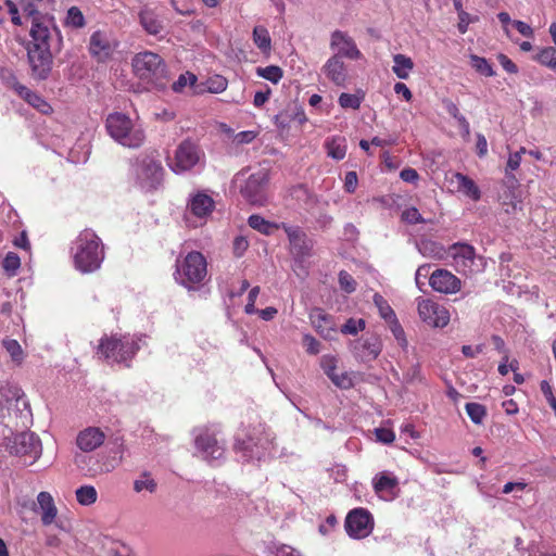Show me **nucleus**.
<instances>
[{"instance_id":"26","label":"nucleus","mask_w":556,"mask_h":556,"mask_svg":"<svg viewBox=\"0 0 556 556\" xmlns=\"http://www.w3.org/2000/svg\"><path fill=\"white\" fill-rule=\"evenodd\" d=\"M35 513L41 515V522L45 526H50L55 520L58 515V508L54 504V500L49 492H40L37 495V503L34 507Z\"/></svg>"},{"instance_id":"62","label":"nucleus","mask_w":556,"mask_h":556,"mask_svg":"<svg viewBox=\"0 0 556 556\" xmlns=\"http://www.w3.org/2000/svg\"><path fill=\"white\" fill-rule=\"evenodd\" d=\"M8 12L11 15V21L14 25H22V18L18 13V8L12 0H5Z\"/></svg>"},{"instance_id":"21","label":"nucleus","mask_w":556,"mask_h":556,"mask_svg":"<svg viewBox=\"0 0 556 556\" xmlns=\"http://www.w3.org/2000/svg\"><path fill=\"white\" fill-rule=\"evenodd\" d=\"M382 351V341L376 336L371 334L362 338L353 343V352L363 362H370L376 359Z\"/></svg>"},{"instance_id":"40","label":"nucleus","mask_w":556,"mask_h":556,"mask_svg":"<svg viewBox=\"0 0 556 556\" xmlns=\"http://www.w3.org/2000/svg\"><path fill=\"white\" fill-rule=\"evenodd\" d=\"M535 60L540 64H542L551 70L556 71V49L555 48L546 47V48L541 49L539 51V53L536 54Z\"/></svg>"},{"instance_id":"53","label":"nucleus","mask_w":556,"mask_h":556,"mask_svg":"<svg viewBox=\"0 0 556 556\" xmlns=\"http://www.w3.org/2000/svg\"><path fill=\"white\" fill-rule=\"evenodd\" d=\"M320 366L328 378H330L337 372V358L332 355H324L320 359Z\"/></svg>"},{"instance_id":"47","label":"nucleus","mask_w":556,"mask_h":556,"mask_svg":"<svg viewBox=\"0 0 556 556\" xmlns=\"http://www.w3.org/2000/svg\"><path fill=\"white\" fill-rule=\"evenodd\" d=\"M366 326V323L364 319H354L350 318L346 320V323L342 326L341 332L344 334H352L355 336L359 331L364 330Z\"/></svg>"},{"instance_id":"12","label":"nucleus","mask_w":556,"mask_h":556,"mask_svg":"<svg viewBox=\"0 0 556 556\" xmlns=\"http://www.w3.org/2000/svg\"><path fill=\"white\" fill-rule=\"evenodd\" d=\"M418 314L424 323L435 328H443L450 321L448 311L429 299H418Z\"/></svg>"},{"instance_id":"58","label":"nucleus","mask_w":556,"mask_h":556,"mask_svg":"<svg viewBox=\"0 0 556 556\" xmlns=\"http://www.w3.org/2000/svg\"><path fill=\"white\" fill-rule=\"evenodd\" d=\"M376 438L379 442L390 444L395 440L394 432L389 428H377L375 429Z\"/></svg>"},{"instance_id":"24","label":"nucleus","mask_w":556,"mask_h":556,"mask_svg":"<svg viewBox=\"0 0 556 556\" xmlns=\"http://www.w3.org/2000/svg\"><path fill=\"white\" fill-rule=\"evenodd\" d=\"M309 319L315 330L327 340H332L337 334V325L331 315L321 308H314L309 313Z\"/></svg>"},{"instance_id":"6","label":"nucleus","mask_w":556,"mask_h":556,"mask_svg":"<svg viewBox=\"0 0 556 556\" xmlns=\"http://www.w3.org/2000/svg\"><path fill=\"white\" fill-rule=\"evenodd\" d=\"M134 173L137 185L146 191L156 190L162 186L164 168L154 155H142L136 160Z\"/></svg>"},{"instance_id":"29","label":"nucleus","mask_w":556,"mask_h":556,"mask_svg":"<svg viewBox=\"0 0 556 556\" xmlns=\"http://www.w3.org/2000/svg\"><path fill=\"white\" fill-rule=\"evenodd\" d=\"M15 90L17 91L18 96H21L27 103H29L40 113L50 114L52 112L51 105L42 97L31 91L27 87L17 85Z\"/></svg>"},{"instance_id":"9","label":"nucleus","mask_w":556,"mask_h":556,"mask_svg":"<svg viewBox=\"0 0 556 556\" xmlns=\"http://www.w3.org/2000/svg\"><path fill=\"white\" fill-rule=\"evenodd\" d=\"M374 525L371 513L363 507L352 509L344 522L349 536L357 540L367 538L372 532Z\"/></svg>"},{"instance_id":"23","label":"nucleus","mask_w":556,"mask_h":556,"mask_svg":"<svg viewBox=\"0 0 556 556\" xmlns=\"http://www.w3.org/2000/svg\"><path fill=\"white\" fill-rule=\"evenodd\" d=\"M323 74L338 87H344L349 74L345 63L339 55H331L321 67Z\"/></svg>"},{"instance_id":"18","label":"nucleus","mask_w":556,"mask_h":556,"mask_svg":"<svg viewBox=\"0 0 556 556\" xmlns=\"http://www.w3.org/2000/svg\"><path fill=\"white\" fill-rule=\"evenodd\" d=\"M105 439L106 434L101 428L89 426L77 433L75 444L81 452L90 453L100 447Z\"/></svg>"},{"instance_id":"42","label":"nucleus","mask_w":556,"mask_h":556,"mask_svg":"<svg viewBox=\"0 0 556 556\" xmlns=\"http://www.w3.org/2000/svg\"><path fill=\"white\" fill-rule=\"evenodd\" d=\"M466 413L471 421L476 425L482 424L486 416V409L482 404L479 403H467L465 406Z\"/></svg>"},{"instance_id":"33","label":"nucleus","mask_w":556,"mask_h":556,"mask_svg":"<svg viewBox=\"0 0 556 556\" xmlns=\"http://www.w3.org/2000/svg\"><path fill=\"white\" fill-rule=\"evenodd\" d=\"M414 68L413 60L405 54H394L393 55V66L392 72L400 79H407Z\"/></svg>"},{"instance_id":"7","label":"nucleus","mask_w":556,"mask_h":556,"mask_svg":"<svg viewBox=\"0 0 556 556\" xmlns=\"http://www.w3.org/2000/svg\"><path fill=\"white\" fill-rule=\"evenodd\" d=\"M207 275V264L205 257L200 252H190L186 257L177 263L175 279L178 283L192 288L201 283Z\"/></svg>"},{"instance_id":"2","label":"nucleus","mask_w":556,"mask_h":556,"mask_svg":"<svg viewBox=\"0 0 556 556\" xmlns=\"http://www.w3.org/2000/svg\"><path fill=\"white\" fill-rule=\"evenodd\" d=\"M71 254L74 267L81 274L97 271L104 261V245L91 229H85L72 242Z\"/></svg>"},{"instance_id":"8","label":"nucleus","mask_w":556,"mask_h":556,"mask_svg":"<svg viewBox=\"0 0 556 556\" xmlns=\"http://www.w3.org/2000/svg\"><path fill=\"white\" fill-rule=\"evenodd\" d=\"M197 452L206 462L219 460L225 455V445L211 429H200L194 437Z\"/></svg>"},{"instance_id":"64","label":"nucleus","mask_w":556,"mask_h":556,"mask_svg":"<svg viewBox=\"0 0 556 556\" xmlns=\"http://www.w3.org/2000/svg\"><path fill=\"white\" fill-rule=\"evenodd\" d=\"M276 556H303L298 549L289 546L281 545L276 549Z\"/></svg>"},{"instance_id":"15","label":"nucleus","mask_w":556,"mask_h":556,"mask_svg":"<svg viewBox=\"0 0 556 556\" xmlns=\"http://www.w3.org/2000/svg\"><path fill=\"white\" fill-rule=\"evenodd\" d=\"M448 254L452 256L456 269L464 274L476 270V261H482L481 257H477L475 248L467 243H454L450 248Z\"/></svg>"},{"instance_id":"55","label":"nucleus","mask_w":556,"mask_h":556,"mask_svg":"<svg viewBox=\"0 0 556 556\" xmlns=\"http://www.w3.org/2000/svg\"><path fill=\"white\" fill-rule=\"evenodd\" d=\"M303 345L308 354L316 355L320 352V343L312 334L303 336Z\"/></svg>"},{"instance_id":"63","label":"nucleus","mask_w":556,"mask_h":556,"mask_svg":"<svg viewBox=\"0 0 556 556\" xmlns=\"http://www.w3.org/2000/svg\"><path fill=\"white\" fill-rule=\"evenodd\" d=\"M400 177L405 182H416L419 179V175L416 169L414 168H404L400 173Z\"/></svg>"},{"instance_id":"36","label":"nucleus","mask_w":556,"mask_h":556,"mask_svg":"<svg viewBox=\"0 0 556 556\" xmlns=\"http://www.w3.org/2000/svg\"><path fill=\"white\" fill-rule=\"evenodd\" d=\"M253 41L255 46L263 52L271 49V39L266 27L258 25L253 29Z\"/></svg>"},{"instance_id":"13","label":"nucleus","mask_w":556,"mask_h":556,"mask_svg":"<svg viewBox=\"0 0 556 556\" xmlns=\"http://www.w3.org/2000/svg\"><path fill=\"white\" fill-rule=\"evenodd\" d=\"M200 160L198 147L189 141H182L175 151L174 160L169 163V167L176 174L191 169Z\"/></svg>"},{"instance_id":"41","label":"nucleus","mask_w":556,"mask_h":556,"mask_svg":"<svg viewBox=\"0 0 556 556\" xmlns=\"http://www.w3.org/2000/svg\"><path fill=\"white\" fill-rule=\"evenodd\" d=\"M249 226L262 233L269 235L277 226L260 215H251L248 219Z\"/></svg>"},{"instance_id":"32","label":"nucleus","mask_w":556,"mask_h":556,"mask_svg":"<svg viewBox=\"0 0 556 556\" xmlns=\"http://www.w3.org/2000/svg\"><path fill=\"white\" fill-rule=\"evenodd\" d=\"M328 156L336 161H341L346 155L348 144L344 137H331L325 142Z\"/></svg>"},{"instance_id":"44","label":"nucleus","mask_w":556,"mask_h":556,"mask_svg":"<svg viewBox=\"0 0 556 556\" xmlns=\"http://www.w3.org/2000/svg\"><path fill=\"white\" fill-rule=\"evenodd\" d=\"M85 17L83 12L77 7H71L67 10L65 17V25L73 28H81L85 26Z\"/></svg>"},{"instance_id":"49","label":"nucleus","mask_w":556,"mask_h":556,"mask_svg":"<svg viewBox=\"0 0 556 556\" xmlns=\"http://www.w3.org/2000/svg\"><path fill=\"white\" fill-rule=\"evenodd\" d=\"M329 379L340 389H350L353 387V377L348 371H342L340 374L336 372Z\"/></svg>"},{"instance_id":"25","label":"nucleus","mask_w":556,"mask_h":556,"mask_svg":"<svg viewBox=\"0 0 556 556\" xmlns=\"http://www.w3.org/2000/svg\"><path fill=\"white\" fill-rule=\"evenodd\" d=\"M397 485V478L390 472H380L372 479V486L376 494L386 501H390L395 497Z\"/></svg>"},{"instance_id":"10","label":"nucleus","mask_w":556,"mask_h":556,"mask_svg":"<svg viewBox=\"0 0 556 556\" xmlns=\"http://www.w3.org/2000/svg\"><path fill=\"white\" fill-rule=\"evenodd\" d=\"M268 184V173L265 169H258L251 174L244 185L240 188L243 198L253 205H265L267 202L266 187Z\"/></svg>"},{"instance_id":"30","label":"nucleus","mask_w":556,"mask_h":556,"mask_svg":"<svg viewBox=\"0 0 556 556\" xmlns=\"http://www.w3.org/2000/svg\"><path fill=\"white\" fill-rule=\"evenodd\" d=\"M141 26L150 35H159L163 30V22L159 15L150 9H142L139 14Z\"/></svg>"},{"instance_id":"1","label":"nucleus","mask_w":556,"mask_h":556,"mask_svg":"<svg viewBox=\"0 0 556 556\" xmlns=\"http://www.w3.org/2000/svg\"><path fill=\"white\" fill-rule=\"evenodd\" d=\"M274 446L275 434L261 422L243 428L235 442V451L243 462L265 459L273 454Z\"/></svg>"},{"instance_id":"22","label":"nucleus","mask_w":556,"mask_h":556,"mask_svg":"<svg viewBox=\"0 0 556 556\" xmlns=\"http://www.w3.org/2000/svg\"><path fill=\"white\" fill-rule=\"evenodd\" d=\"M288 235L291 253L295 257V262H302L303 258L311 254L313 248L312 241L298 227H285Z\"/></svg>"},{"instance_id":"57","label":"nucleus","mask_w":556,"mask_h":556,"mask_svg":"<svg viewBox=\"0 0 556 556\" xmlns=\"http://www.w3.org/2000/svg\"><path fill=\"white\" fill-rule=\"evenodd\" d=\"M0 395L7 400L14 399L18 402L22 400V390L15 386H4L0 388Z\"/></svg>"},{"instance_id":"51","label":"nucleus","mask_w":556,"mask_h":556,"mask_svg":"<svg viewBox=\"0 0 556 556\" xmlns=\"http://www.w3.org/2000/svg\"><path fill=\"white\" fill-rule=\"evenodd\" d=\"M402 220L407 224H422L426 223V219L421 216L419 211L415 206H410L405 208L402 212Z\"/></svg>"},{"instance_id":"28","label":"nucleus","mask_w":556,"mask_h":556,"mask_svg":"<svg viewBox=\"0 0 556 556\" xmlns=\"http://www.w3.org/2000/svg\"><path fill=\"white\" fill-rule=\"evenodd\" d=\"M501 204L507 214L522 210V192L517 186L507 187L500 197Z\"/></svg>"},{"instance_id":"17","label":"nucleus","mask_w":556,"mask_h":556,"mask_svg":"<svg viewBox=\"0 0 556 556\" xmlns=\"http://www.w3.org/2000/svg\"><path fill=\"white\" fill-rule=\"evenodd\" d=\"M54 36L56 37V43L60 45L62 42V38L59 34V30L55 27L49 28L48 25L34 18L30 28L31 40L29 41L27 47L37 49L48 48L51 51Z\"/></svg>"},{"instance_id":"5","label":"nucleus","mask_w":556,"mask_h":556,"mask_svg":"<svg viewBox=\"0 0 556 556\" xmlns=\"http://www.w3.org/2000/svg\"><path fill=\"white\" fill-rule=\"evenodd\" d=\"M135 74L147 84L156 88L165 86L166 65L156 53L144 51L137 53L132 59Z\"/></svg>"},{"instance_id":"45","label":"nucleus","mask_w":556,"mask_h":556,"mask_svg":"<svg viewBox=\"0 0 556 556\" xmlns=\"http://www.w3.org/2000/svg\"><path fill=\"white\" fill-rule=\"evenodd\" d=\"M470 64L471 66L479 72L480 74L491 77L494 75V71L486 59L471 54L470 55Z\"/></svg>"},{"instance_id":"38","label":"nucleus","mask_w":556,"mask_h":556,"mask_svg":"<svg viewBox=\"0 0 556 556\" xmlns=\"http://www.w3.org/2000/svg\"><path fill=\"white\" fill-rule=\"evenodd\" d=\"M156 488L157 483L148 472L142 473L138 479L134 481V490L137 493L146 491L152 494L156 491Z\"/></svg>"},{"instance_id":"34","label":"nucleus","mask_w":556,"mask_h":556,"mask_svg":"<svg viewBox=\"0 0 556 556\" xmlns=\"http://www.w3.org/2000/svg\"><path fill=\"white\" fill-rule=\"evenodd\" d=\"M418 251L426 257L441 258L445 250L442 244L430 239H422L417 243Z\"/></svg>"},{"instance_id":"4","label":"nucleus","mask_w":556,"mask_h":556,"mask_svg":"<svg viewBox=\"0 0 556 556\" xmlns=\"http://www.w3.org/2000/svg\"><path fill=\"white\" fill-rule=\"evenodd\" d=\"M144 338L142 334L105 338L100 342L99 353L108 359L129 366L128 362L136 355L141 345L146 343Z\"/></svg>"},{"instance_id":"20","label":"nucleus","mask_w":556,"mask_h":556,"mask_svg":"<svg viewBox=\"0 0 556 556\" xmlns=\"http://www.w3.org/2000/svg\"><path fill=\"white\" fill-rule=\"evenodd\" d=\"M429 283L437 292L453 294L460 290L462 282L459 278L446 269H437L429 277Z\"/></svg>"},{"instance_id":"31","label":"nucleus","mask_w":556,"mask_h":556,"mask_svg":"<svg viewBox=\"0 0 556 556\" xmlns=\"http://www.w3.org/2000/svg\"><path fill=\"white\" fill-rule=\"evenodd\" d=\"M453 177L457 182V189L459 192L464 193L466 197L473 201H478L480 199V189L471 178L462 173H455Z\"/></svg>"},{"instance_id":"37","label":"nucleus","mask_w":556,"mask_h":556,"mask_svg":"<svg viewBox=\"0 0 556 556\" xmlns=\"http://www.w3.org/2000/svg\"><path fill=\"white\" fill-rule=\"evenodd\" d=\"M77 502L83 506H90L97 502L98 492L92 485H81L75 492Z\"/></svg>"},{"instance_id":"46","label":"nucleus","mask_w":556,"mask_h":556,"mask_svg":"<svg viewBox=\"0 0 556 556\" xmlns=\"http://www.w3.org/2000/svg\"><path fill=\"white\" fill-rule=\"evenodd\" d=\"M389 327H390V330H391L392 334L394 336L397 344L404 351H406L408 348V342H407V339L405 336V331H404L403 327L401 326V324L399 323L397 318H394L393 320L389 321Z\"/></svg>"},{"instance_id":"54","label":"nucleus","mask_w":556,"mask_h":556,"mask_svg":"<svg viewBox=\"0 0 556 556\" xmlns=\"http://www.w3.org/2000/svg\"><path fill=\"white\" fill-rule=\"evenodd\" d=\"M197 81V77L191 73L181 74L178 79L173 84V90L180 92L188 85H193Z\"/></svg>"},{"instance_id":"61","label":"nucleus","mask_w":556,"mask_h":556,"mask_svg":"<svg viewBox=\"0 0 556 556\" xmlns=\"http://www.w3.org/2000/svg\"><path fill=\"white\" fill-rule=\"evenodd\" d=\"M358 184L357 175L355 172H348L344 178V189L349 193H353L356 190Z\"/></svg>"},{"instance_id":"11","label":"nucleus","mask_w":556,"mask_h":556,"mask_svg":"<svg viewBox=\"0 0 556 556\" xmlns=\"http://www.w3.org/2000/svg\"><path fill=\"white\" fill-rule=\"evenodd\" d=\"M10 452L20 456H29L31 458L30 464H33L42 452L40 439L29 431L17 433L11 441Z\"/></svg>"},{"instance_id":"52","label":"nucleus","mask_w":556,"mask_h":556,"mask_svg":"<svg viewBox=\"0 0 556 556\" xmlns=\"http://www.w3.org/2000/svg\"><path fill=\"white\" fill-rule=\"evenodd\" d=\"M21 265V261L17 254L9 252L3 260V268L10 275H14Z\"/></svg>"},{"instance_id":"35","label":"nucleus","mask_w":556,"mask_h":556,"mask_svg":"<svg viewBox=\"0 0 556 556\" xmlns=\"http://www.w3.org/2000/svg\"><path fill=\"white\" fill-rule=\"evenodd\" d=\"M2 346L7 351V353L10 355L11 361L14 364L21 365L24 362L25 352L22 349V346L17 340L5 337L2 339Z\"/></svg>"},{"instance_id":"16","label":"nucleus","mask_w":556,"mask_h":556,"mask_svg":"<svg viewBox=\"0 0 556 556\" xmlns=\"http://www.w3.org/2000/svg\"><path fill=\"white\" fill-rule=\"evenodd\" d=\"M330 49L333 51L332 55H339L340 59L359 60L363 56L354 39L342 30L331 34Z\"/></svg>"},{"instance_id":"14","label":"nucleus","mask_w":556,"mask_h":556,"mask_svg":"<svg viewBox=\"0 0 556 556\" xmlns=\"http://www.w3.org/2000/svg\"><path fill=\"white\" fill-rule=\"evenodd\" d=\"M27 58L35 79H47L52 67V53L48 48L37 49L27 47Z\"/></svg>"},{"instance_id":"48","label":"nucleus","mask_w":556,"mask_h":556,"mask_svg":"<svg viewBox=\"0 0 556 556\" xmlns=\"http://www.w3.org/2000/svg\"><path fill=\"white\" fill-rule=\"evenodd\" d=\"M338 102L343 109L357 110L361 106L362 99L356 94L343 92L340 94Z\"/></svg>"},{"instance_id":"60","label":"nucleus","mask_w":556,"mask_h":556,"mask_svg":"<svg viewBox=\"0 0 556 556\" xmlns=\"http://www.w3.org/2000/svg\"><path fill=\"white\" fill-rule=\"evenodd\" d=\"M526 152H527V149L522 147V148H520L519 151L509 154V157L507 161V167L510 170H516L520 166L521 155L526 154Z\"/></svg>"},{"instance_id":"19","label":"nucleus","mask_w":556,"mask_h":556,"mask_svg":"<svg viewBox=\"0 0 556 556\" xmlns=\"http://www.w3.org/2000/svg\"><path fill=\"white\" fill-rule=\"evenodd\" d=\"M116 47V41L103 31H94L90 37L89 51L98 61L110 59Z\"/></svg>"},{"instance_id":"3","label":"nucleus","mask_w":556,"mask_h":556,"mask_svg":"<svg viewBox=\"0 0 556 556\" xmlns=\"http://www.w3.org/2000/svg\"><path fill=\"white\" fill-rule=\"evenodd\" d=\"M105 127L110 137L123 147L137 149L144 142L146 135L141 125L123 113L110 114Z\"/></svg>"},{"instance_id":"59","label":"nucleus","mask_w":556,"mask_h":556,"mask_svg":"<svg viewBox=\"0 0 556 556\" xmlns=\"http://www.w3.org/2000/svg\"><path fill=\"white\" fill-rule=\"evenodd\" d=\"M248 247H249V242L244 237H242V236L236 237L232 242L233 254L237 257L242 256L243 253L247 251Z\"/></svg>"},{"instance_id":"43","label":"nucleus","mask_w":556,"mask_h":556,"mask_svg":"<svg viewBox=\"0 0 556 556\" xmlns=\"http://www.w3.org/2000/svg\"><path fill=\"white\" fill-rule=\"evenodd\" d=\"M374 303L377 306L380 316L386 321L389 323V321L393 320L394 318H396L394 311L392 309V307L388 304V302L384 300V298L381 294L375 293Z\"/></svg>"},{"instance_id":"27","label":"nucleus","mask_w":556,"mask_h":556,"mask_svg":"<svg viewBox=\"0 0 556 556\" xmlns=\"http://www.w3.org/2000/svg\"><path fill=\"white\" fill-rule=\"evenodd\" d=\"M188 207L198 218H205L213 212L215 202L207 193L197 192L190 197Z\"/></svg>"},{"instance_id":"39","label":"nucleus","mask_w":556,"mask_h":556,"mask_svg":"<svg viewBox=\"0 0 556 556\" xmlns=\"http://www.w3.org/2000/svg\"><path fill=\"white\" fill-rule=\"evenodd\" d=\"M256 74L273 84H278L283 76V71L277 65H268L266 67H257Z\"/></svg>"},{"instance_id":"50","label":"nucleus","mask_w":556,"mask_h":556,"mask_svg":"<svg viewBox=\"0 0 556 556\" xmlns=\"http://www.w3.org/2000/svg\"><path fill=\"white\" fill-rule=\"evenodd\" d=\"M339 285L340 288L346 292L352 293L356 290V280L345 270L339 273Z\"/></svg>"},{"instance_id":"56","label":"nucleus","mask_w":556,"mask_h":556,"mask_svg":"<svg viewBox=\"0 0 556 556\" xmlns=\"http://www.w3.org/2000/svg\"><path fill=\"white\" fill-rule=\"evenodd\" d=\"M257 136V132L254 130H244L238 134H235L232 137V142L237 146L247 144L252 142Z\"/></svg>"}]
</instances>
